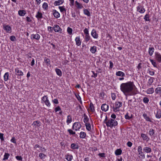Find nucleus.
I'll use <instances>...</instances> for the list:
<instances>
[{
	"instance_id": "nucleus-64",
	"label": "nucleus",
	"mask_w": 161,
	"mask_h": 161,
	"mask_svg": "<svg viewBox=\"0 0 161 161\" xmlns=\"http://www.w3.org/2000/svg\"><path fill=\"white\" fill-rule=\"evenodd\" d=\"M53 102L54 103L58 104V101L57 99H54L53 100Z\"/></svg>"
},
{
	"instance_id": "nucleus-49",
	"label": "nucleus",
	"mask_w": 161,
	"mask_h": 161,
	"mask_svg": "<svg viewBox=\"0 0 161 161\" xmlns=\"http://www.w3.org/2000/svg\"><path fill=\"white\" fill-rule=\"evenodd\" d=\"M90 37L89 35H85V41L86 42H88L90 40Z\"/></svg>"
},
{
	"instance_id": "nucleus-23",
	"label": "nucleus",
	"mask_w": 161,
	"mask_h": 161,
	"mask_svg": "<svg viewBox=\"0 0 161 161\" xmlns=\"http://www.w3.org/2000/svg\"><path fill=\"white\" fill-rule=\"evenodd\" d=\"M90 51L93 53H95L97 51V47L95 46H93L90 48Z\"/></svg>"
},
{
	"instance_id": "nucleus-27",
	"label": "nucleus",
	"mask_w": 161,
	"mask_h": 161,
	"mask_svg": "<svg viewBox=\"0 0 161 161\" xmlns=\"http://www.w3.org/2000/svg\"><path fill=\"white\" fill-rule=\"evenodd\" d=\"M80 137L81 138H84L86 136V134L84 132H81L80 134Z\"/></svg>"
},
{
	"instance_id": "nucleus-54",
	"label": "nucleus",
	"mask_w": 161,
	"mask_h": 161,
	"mask_svg": "<svg viewBox=\"0 0 161 161\" xmlns=\"http://www.w3.org/2000/svg\"><path fill=\"white\" fill-rule=\"evenodd\" d=\"M10 39L11 41H14L16 40V38L15 36H11L10 37Z\"/></svg>"
},
{
	"instance_id": "nucleus-7",
	"label": "nucleus",
	"mask_w": 161,
	"mask_h": 161,
	"mask_svg": "<svg viewBox=\"0 0 161 161\" xmlns=\"http://www.w3.org/2000/svg\"><path fill=\"white\" fill-rule=\"evenodd\" d=\"M53 29L55 32H59L61 33L62 31V29H61L59 26L58 25H54Z\"/></svg>"
},
{
	"instance_id": "nucleus-26",
	"label": "nucleus",
	"mask_w": 161,
	"mask_h": 161,
	"mask_svg": "<svg viewBox=\"0 0 161 161\" xmlns=\"http://www.w3.org/2000/svg\"><path fill=\"white\" fill-rule=\"evenodd\" d=\"M122 151L120 149H118L116 150L115 152V153L116 155H119L121 154Z\"/></svg>"
},
{
	"instance_id": "nucleus-55",
	"label": "nucleus",
	"mask_w": 161,
	"mask_h": 161,
	"mask_svg": "<svg viewBox=\"0 0 161 161\" xmlns=\"http://www.w3.org/2000/svg\"><path fill=\"white\" fill-rule=\"evenodd\" d=\"M3 134L2 133H0V138L1 140V141H3L4 140L3 138Z\"/></svg>"
},
{
	"instance_id": "nucleus-60",
	"label": "nucleus",
	"mask_w": 161,
	"mask_h": 161,
	"mask_svg": "<svg viewBox=\"0 0 161 161\" xmlns=\"http://www.w3.org/2000/svg\"><path fill=\"white\" fill-rule=\"evenodd\" d=\"M125 118L126 119H130L131 118V117H130L128 115V113H127V114L125 115Z\"/></svg>"
},
{
	"instance_id": "nucleus-43",
	"label": "nucleus",
	"mask_w": 161,
	"mask_h": 161,
	"mask_svg": "<svg viewBox=\"0 0 161 161\" xmlns=\"http://www.w3.org/2000/svg\"><path fill=\"white\" fill-rule=\"evenodd\" d=\"M149 15L147 14L144 17V19L146 21H150V19H149Z\"/></svg>"
},
{
	"instance_id": "nucleus-32",
	"label": "nucleus",
	"mask_w": 161,
	"mask_h": 161,
	"mask_svg": "<svg viewBox=\"0 0 161 161\" xmlns=\"http://www.w3.org/2000/svg\"><path fill=\"white\" fill-rule=\"evenodd\" d=\"M154 92V89L152 87L149 88L147 91V92L148 94H152Z\"/></svg>"
},
{
	"instance_id": "nucleus-51",
	"label": "nucleus",
	"mask_w": 161,
	"mask_h": 161,
	"mask_svg": "<svg viewBox=\"0 0 161 161\" xmlns=\"http://www.w3.org/2000/svg\"><path fill=\"white\" fill-rule=\"evenodd\" d=\"M149 101V100L147 97H144L143 99V101L145 103H147Z\"/></svg>"
},
{
	"instance_id": "nucleus-46",
	"label": "nucleus",
	"mask_w": 161,
	"mask_h": 161,
	"mask_svg": "<svg viewBox=\"0 0 161 161\" xmlns=\"http://www.w3.org/2000/svg\"><path fill=\"white\" fill-rule=\"evenodd\" d=\"M67 31L69 34H71L73 31L72 29L69 27H68L67 29Z\"/></svg>"
},
{
	"instance_id": "nucleus-38",
	"label": "nucleus",
	"mask_w": 161,
	"mask_h": 161,
	"mask_svg": "<svg viewBox=\"0 0 161 161\" xmlns=\"http://www.w3.org/2000/svg\"><path fill=\"white\" fill-rule=\"evenodd\" d=\"M90 108L92 112H93L95 111L93 104L92 103H90Z\"/></svg>"
},
{
	"instance_id": "nucleus-17",
	"label": "nucleus",
	"mask_w": 161,
	"mask_h": 161,
	"mask_svg": "<svg viewBox=\"0 0 161 161\" xmlns=\"http://www.w3.org/2000/svg\"><path fill=\"white\" fill-rule=\"evenodd\" d=\"M75 41H76V44L78 46H79L81 45V42L79 37H77L75 39Z\"/></svg>"
},
{
	"instance_id": "nucleus-25",
	"label": "nucleus",
	"mask_w": 161,
	"mask_h": 161,
	"mask_svg": "<svg viewBox=\"0 0 161 161\" xmlns=\"http://www.w3.org/2000/svg\"><path fill=\"white\" fill-rule=\"evenodd\" d=\"M155 92L156 94H159L160 96L161 97V87L157 88L155 89Z\"/></svg>"
},
{
	"instance_id": "nucleus-2",
	"label": "nucleus",
	"mask_w": 161,
	"mask_h": 161,
	"mask_svg": "<svg viewBox=\"0 0 161 161\" xmlns=\"http://www.w3.org/2000/svg\"><path fill=\"white\" fill-rule=\"evenodd\" d=\"M106 125L108 127H110L111 128L113 126H115L118 125L117 122L114 119H111L108 120V121L105 122Z\"/></svg>"
},
{
	"instance_id": "nucleus-40",
	"label": "nucleus",
	"mask_w": 161,
	"mask_h": 161,
	"mask_svg": "<svg viewBox=\"0 0 161 161\" xmlns=\"http://www.w3.org/2000/svg\"><path fill=\"white\" fill-rule=\"evenodd\" d=\"M138 152L139 153V154H141V153H142V147L141 146L138 147L137 149Z\"/></svg>"
},
{
	"instance_id": "nucleus-31",
	"label": "nucleus",
	"mask_w": 161,
	"mask_h": 161,
	"mask_svg": "<svg viewBox=\"0 0 161 161\" xmlns=\"http://www.w3.org/2000/svg\"><path fill=\"white\" fill-rule=\"evenodd\" d=\"M154 47H152L151 48H149V53L150 56H152L154 52Z\"/></svg>"
},
{
	"instance_id": "nucleus-14",
	"label": "nucleus",
	"mask_w": 161,
	"mask_h": 161,
	"mask_svg": "<svg viewBox=\"0 0 161 161\" xmlns=\"http://www.w3.org/2000/svg\"><path fill=\"white\" fill-rule=\"evenodd\" d=\"M53 14L54 17L56 18H58L60 17V14L57 10H53Z\"/></svg>"
},
{
	"instance_id": "nucleus-24",
	"label": "nucleus",
	"mask_w": 161,
	"mask_h": 161,
	"mask_svg": "<svg viewBox=\"0 0 161 161\" xmlns=\"http://www.w3.org/2000/svg\"><path fill=\"white\" fill-rule=\"evenodd\" d=\"M75 4L76 7L77 8L79 9H81L83 8V6L82 4H80L77 1L75 2Z\"/></svg>"
},
{
	"instance_id": "nucleus-9",
	"label": "nucleus",
	"mask_w": 161,
	"mask_h": 161,
	"mask_svg": "<svg viewBox=\"0 0 161 161\" xmlns=\"http://www.w3.org/2000/svg\"><path fill=\"white\" fill-rule=\"evenodd\" d=\"M3 29L5 30L7 32H11V28L9 25H4L3 26Z\"/></svg>"
},
{
	"instance_id": "nucleus-45",
	"label": "nucleus",
	"mask_w": 161,
	"mask_h": 161,
	"mask_svg": "<svg viewBox=\"0 0 161 161\" xmlns=\"http://www.w3.org/2000/svg\"><path fill=\"white\" fill-rule=\"evenodd\" d=\"M156 117L157 118L159 119L161 117V113L160 112L157 111L156 115Z\"/></svg>"
},
{
	"instance_id": "nucleus-10",
	"label": "nucleus",
	"mask_w": 161,
	"mask_h": 161,
	"mask_svg": "<svg viewBox=\"0 0 161 161\" xmlns=\"http://www.w3.org/2000/svg\"><path fill=\"white\" fill-rule=\"evenodd\" d=\"M40 36L38 34H32L31 35V39H35L37 40H39Z\"/></svg>"
},
{
	"instance_id": "nucleus-61",
	"label": "nucleus",
	"mask_w": 161,
	"mask_h": 161,
	"mask_svg": "<svg viewBox=\"0 0 161 161\" xmlns=\"http://www.w3.org/2000/svg\"><path fill=\"white\" fill-rule=\"evenodd\" d=\"M92 73H93V75H92V77H94V78H96L97 75V73H95V72L94 71H92Z\"/></svg>"
},
{
	"instance_id": "nucleus-63",
	"label": "nucleus",
	"mask_w": 161,
	"mask_h": 161,
	"mask_svg": "<svg viewBox=\"0 0 161 161\" xmlns=\"http://www.w3.org/2000/svg\"><path fill=\"white\" fill-rule=\"evenodd\" d=\"M132 143L130 142H128L127 143V145L128 147H130L132 145Z\"/></svg>"
},
{
	"instance_id": "nucleus-29",
	"label": "nucleus",
	"mask_w": 161,
	"mask_h": 161,
	"mask_svg": "<svg viewBox=\"0 0 161 161\" xmlns=\"http://www.w3.org/2000/svg\"><path fill=\"white\" fill-rule=\"evenodd\" d=\"M10 156V154L8 153H5L4 155V158L3 159V160H7L9 156Z\"/></svg>"
},
{
	"instance_id": "nucleus-41",
	"label": "nucleus",
	"mask_w": 161,
	"mask_h": 161,
	"mask_svg": "<svg viewBox=\"0 0 161 161\" xmlns=\"http://www.w3.org/2000/svg\"><path fill=\"white\" fill-rule=\"evenodd\" d=\"M154 79V78L150 77V78L148 80V83L150 85H151L153 83Z\"/></svg>"
},
{
	"instance_id": "nucleus-28",
	"label": "nucleus",
	"mask_w": 161,
	"mask_h": 161,
	"mask_svg": "<svg viewBox=\"0 0 161 161\" xmlns=\"http://www.w3.org/2000/svg\"><path fill=\"white\" fill-rule=\"evenodd\" d=\"M84 13L85 14L87 15L88 16H90L91 15L90 12L86 9H85L83 10Z\"/></svg>"
},
{
	"instance_id": "nucleus-62",
	"label": "nucleus",
	"mask_w": 161,
	"mask_h": 161,
	"mask_svg": "<svg viewBox=\"0 0 161 161\" xmlns=\"http://www.w3.org/2000/svg\"><path fill=\"white\" fill-rule=\"evenodd\" d=\"M55 110L56 112L60 111L61 110L59 106H58L55 108Z\"/></svg>"
},
{
	"instance_id": "nucleus-16",
	"label": "nucleus",
	"mask_w": 161,
	"mask_h": 161,
	"mask_svg": "<svg viewBox=\"0 0 161 161\" xmlns=\"http://www.w3.org/2000/svg\"><path fill=\"white\" fill-rule=\"evenodd\" d=\"M64 2V0H58L54 2V4L55 6L59 5L62 4Z\"/></svg>"
},
{
	"instance_id": "nucleus-33",
	"label": "nucleus",
	"mask_w": 161,
	"mask_h": 161,
	"mask_svg": "<svg viewBox=\"0 0 161 161\" xmlns=\"http://www.w3.org/2000/svg\"><path fill=\"white\" fill-rule=\"evenodd\" d=\"M36 17L38 19H39L42 18V14L41 12H37L36 15Z\"/></svg>"
},
{
	"instance_id": "nucleus-20",
	"label": "nucleus",
	"mask_w": 161,
	"mask_h": 161,
	"mask_svg": "<svg viewBox=\"0 0 161 161\" xmlns=\"http://www.w3.org/2000/svg\"><path fill=\"white\" fill-rule=\"evenodd\" d=\"M26 13L25 10H20L18 11V14L20 16H24Z\"/></svg>"
},
{
	"instance_id": "nucleus-15",
	"label": "nucleus",
	"mask_w": 161,
	"mask_h": 161,
	"mask_svg": "<svg viewBox=\"0 0 161 161\" xmlns=\"http://www.w3.org/2000/svg\"><path fill=\"white\" fill-rule=\"evenodd\" d=\"M143 151L146 153H150L152 152V149L151 148L148 147H145L143 148Z\"/></svg>"
},
{
	"instance_id": "nucleus-11",
	"label": "nucleus",
	"mask_w": 161,
	"mask_h": 161,
	"mask_svg": "<svg viewBox=\"0 0 161 161\" xmlns=\"http://www.w3.org/2000/svg\"><path fill=\"white\" fill-rule=\"evenodd\" d=\"M108 109V106L106 104H103L101 106V109L103 111L106 112Z\"/></svg>"
},
{
	"instance_id": "nucleus-1",
	"label": "nucleus",
	"mask_w": 161,
	"mask_h": 161,
	"mask_svg": "<svg viewBox=\"0 0 161 161\" xmlns=\"http://www.w3.org/2000/svg\"><path fill=\"white\" fill-rule=\"evenodd\" d=\"M134 86L133 82L129 81L125 83H122L120 86L121 90L126 95V94H129L133 89Z\"/></svg>"
},
{
	"instance_id": "nucleus-52",
	"label": "nucleus",
	"mask_w": 161,
	"mask_h": 161,
	"mask_svg": "<svg viewBox=\"0 0 161 161\" xmlns=\"http://www.w3.org/2000/svg\"><path fill=\"white\" fill-rule=\"evenodd\" d=\"M42 7L43 8H44L45 9H47L48 7L47 4L46 3H44L42 5Z\"/></svg>"
},
{
	"instance_id": "nucleus-50",
	"label": "nucleus",
	"mask_w": 161,
	"mask_h": 161,
	"mask_svg": "<svg viewBox=\"0 0 161 161\" xmlns=\"http://www.w3.org/2000/svg\"><path fill=\"white\" fill-rule=\"evenodd\" d=\"M150 61L151 62L152 64L153 65V66L155 67H157V64L156 62H154L153 59H150Z\"/></svg>"
},
{
	"instance_id": "nucleus-22",
	"label": "nucleus",
	"mask_w": 161,
	"mask_h": 161,
	"mask_svg": "<svg viewBox=\"0 0 161 161\" xmlns=\"http://www.w3.org/2000/svg\"><path fill=\"white\" fill-rule=\"evenodd\" d=\"M144 118L147 121L152 122L150 118L147 116L146 114L144 113L143 114Z\"/></svg>"
},
{
	"instance_id": "nucleus-39",
	"label": "nucleus",
	"mask_w": 161,
	"mask_h": 161,
	"mask_svg": "<svg viewBox=\"0 0 161 161\" xmlns=\"http://www.w3.org/2000/svg\"><path fill=\"white\" fill-rule=\"evenodd\" d=\"M141 136L144 140H147L148 137L145 134L142 133L141 134Z\"/></svg>"
},
{
	"instance_id": "nucleus-13",
	"label": "nucleus",
	"mask_w": 161,
	"mask_h": 161,
	"mask_svg": "<svg viewBox=\"0 0 161 161\" xmlns=\"http://www.w3.org/2000/svg\"><path fill=\"white\" fill-rule=\"evenodd\" d=\"M156 59L159 62H161V55L158 53H155Z\"/></svg>"
},
{
	"instance_id": "nucleus-8",
	"label": "nucleus",
	"mask_w": 161,
	"mask_h": 161,
	"mask_svg": "<svg viewBox=\"0 0 161 161\" xmlns=\"http://www.w3.org/2000/svg\"><path fill=\"white\" fill-rule=\"evenodd\" d=\"M15 74L18 76H23L24 75L23 73L21 70H20L19 68H16L15 69Z\"/></svg>"
},
{
	"instance_id": "nucleus-37",
	"label": "nucleus",
	"mask_w": 161,
	"mask_h": 161,
	"mask_svg": "<svg viewBox=\"0 0 161 161\" xmlns=\"http://www.w3.org/2000/svg\"><path fill=\"white\" fill-rule=\"evenodd\" d=\"M58 8H59V9L60 10V11L61 12L65 13V14H66V10L65 8H64V7L59 6V7Z\"/></svg>"
},
{
	"instance_id": "nucleus-59",
	"label": "nucleus",
	"mask_w": 161,
	"mask_h": 161,
	"mask_svg": "<svg viewBox=\"0 0 161 161\" xmlns=\"http://www.w3.org/2000/svg\"><path fill=\"white\" fill-rule=\"evenodd\" d=\"M111 97L112 98L113 100H114L115 99L116 95L114 93H111Z\"/></svg>"
},
{
	"instance_id": "nucleus-4",
	"label": "nucleus",
	"mask_w": 161,
	"mask_h": 161,
	"mask_svg": "<svg viewBox=\"0 0 161 161\" xmlns=\"http://www.w3.org/2000/svg\"><path fill=\"white\" fill-rule=\"evenodd\" d=\"M81 126V124L79 122H75L73 125L72 129L77 131L80 129Z\"/></svg>"
},
{
	"instance_id": "nucleus-44",
	"label": "nucleus",
	"mask_w": 161,
	"mask_h": 161,
	"mask_svg": "<svg viewBox=\"0 0 161 161\" xmlns=\"http://www.w3.org/2000/svg\"><path fill=\"white\" fill-rule=\"evenodd\" d=\"M39 156L40 158L43 159L45 158V157L46 156V155L43 153H40L39 154Z\"/></svg>"
},
{
	"instance_id": "nucleus-42",
	"label": "nucleus",
	"mask_w": 161,
	"mask_h": 161,
	"mask_svg": "<svg viewBox=\"0 0 161 161\" xmlns=\"http://www.w3.org/2000/svg\"><path fill=\"white\" fill-rule=\"evenodd\" d=\"M149 134L151 136H153L154 134V130L152 129H150L149 131Z\"/></svg>"
},
{
	"instance_id": "nucleus-21",
	"label": "nucleus",
	"mask_w": 161,
	"mask_h": 161,
	"mask_svg": "<svg viewBox=\"0 0 161 161\" xmlns=\"http://www.w3.org/2000/svg\"><path fill=\"white\" fill-rule=\"evenodd\" d=\"M71 147L73 149H78L79 148V146L77 144L72 143L71 145Z\"/></svg>"
},
{
	"instance_id": "nucleus-30",
	"label": "nucleus",
	"mask_w": 161,
	"mask_h": 161,
	"mask_svg": "<svg viewBox=\"0 0 161 161\" xmlns=\"http://www.w3.org/2000/svg\"><path fill=\"white\" fill-rule=\"evenodd\" d=\"M55 71L57 75L60 76H62V72L58 68L56 69Z\"/></svg>"
},
{
	"instance_id": "nucleus-34",
	"label": "nucleus",
	"mask_w": 161,
	"mask_h": 161,
	"mask_svg": "<svg viewBox=\"0 0 161 161\" xmlns=\"http://www.w3.org/2000/svg\"><path fill=\"white\" fill-rule=\"evenodd\" d=\"M85 126L86 129L88 131H90L91 130V126L89 123H86L85 124Z\"/></svg>"
},
{
	"instance_id": "nucleus-57",
	"label": "nucleus",
	"mask_w": 161,
	"mask_h": 161,
	"mask_svg": "<svg viewBox=\"0 0 161 161\" xmlns=\"http://www.w3.org/2000/svg\"><path fill=\"white\" fill-rule=\"evenodd\" d=\"M84 32L85 34V35H89V34L88 30L87 28H85L84 30Z\"/></svg>"
},
{
	"instance_id": "nucleus-18",
	"label": "nucleus",
	"mask_w": 161,
	"mask_h": 161,
	"mask_svg": "<svg viewBox=\"0 0 161 161\" xmlns=\"http://www.w3.org/2000/svg\"><path fill=\"white\" fill-rule=\"evenodd\" d=\"M116 75L118 76L123 77L125 75V74L122 71H118L116 72Z\"/></svg>"
},
{
	"instance_id": "nucleus-6",
	"label": "nucleus",
	"mask_w": 161,
	"mask_h": 161,
	"mask_svg": "<svg viewBox=\"0 0 161 161\" xmlns=\"http://www.w3.org/2000/svg\"><path fill=\"white\" fill-rule=\"evenodd\" d=\"M137 11L141 14H143L144 13L145 10L142 6L139 5L137 7Z\"/></svg>"
},
{
	"instance_id": "nucleus-36",
	"label": "nucleus",
	"mask_w": 161,
	"mask_h": 161,
	"mask_svg": "<svg viewBox=\"0 0 161 161\" xmlns=\"http://www.w3.org/2000/svg\"><path fill=\"white\" fill-rule=\"evenodd\" d=\"M72 121V118L70 115H69L67 116V119L66 121L67 123L68 124L69 123H70Z\"/></svg>"
},
{
	"instance_id": "nucleus-53",
	"label": "nucleus",
	"mask_w": 161,
	"mask_h": 161,
	"mask_svg": "<svg viewBox=\"0 0 161 161\" xmlns=\"http://www.w3.org/2000/svg\"><path fill=\"white\" fill-rule=\"evenodd\" d=\"M89 120V119L88 117L87 116H86V117L84 118L83 121L86 124V123H87V122H88Z\"/></svg>"
},
{
	"instance_id": "nucleus-19",
	"label": "nucleus",
	"mask_w": 161,
	"mask_h": 161,
	"mask_svg": "<svg viewBox=\"0 0 161 161\" xmlns=\"http://www.w3.org/2000/svg\"><path fill=\"white\" fill-rule=\"evenodd\" d=\"M65 156L66 157V159L68 161H71L73 158L72 155L71 154H67Z\"/></svg>"
},
{
	"instance_id": "nucleus-12",
	"label": "nucleus",
	"mask_w": 161,
	"mask_h": 161,
	"mask_svg": "<svg viewBox=\"0 0 161 161\" xmlns=\"http://www.w3.org/2000/svg\"><path fill=\"white\" fill-rule=\"evenodd\" d=\"M91 35L94 38H97L98 37V34L97 33L96 30L93 29L91 32Z\"/></svg>"
},
{
	"instance_id": "nucleus-35",
	"label": "nucleus",
	"mask_w": 161,
	"mask_h": 161,
	"mask_svg": "<svg viewBox=\"0 0 161 161\" xmlns=\"http://www.w3.org/2000/svg\"><path fill=\"white\" fill-rule=\"evenodd\" d=\"M9 74L8 72L5 73L4 76V79L5 81H7L8 79Z\"/></svg>"
},
{
	"instance_id": "nucleus-3",
	"label": "nucleus",
	"mask_w": 161,
	"mask_h": 161,
	"mask_svg": "<svg viewBox=\"0 0 161 161\" xmlns=\"http://www.w3.org/2000/svg\"><path fill=\"white\" fill-rule=\"evenodd\" d=\"M122 103L120 102H116L115 103V108L113 107V109L115 112L119 111V108L122 106Z\"/></svg>"
},
{
	"instance_id": "nucleus-5",
	"label": "nucleus",
	"mask_w": 161,
	"mask_h": 161,
	"mask_svg": "<svg viewBox=\"0 0 161 161\" xmlns=\"http://www.w3.org/2000/svg\"><path fill=\"white\" fill-rule=\"evenodd\" d=\"M42 101L45 103L46 105L47 106L49 107L50 106V103L47 96H44L42 97Z\"/></svg>"
},
{
	"instance_id": "nucleus-47",
	"label": "nucleus",
	"mask_w": 161,
	"mask_h": 161,
	"mask_svg": "<svg viewBox=\"0 0 161 161\" xmlns=\"http://www.w3.org/2000/svg\"><path fill=\"white\" fill-rule=\"evenodd\" d=\"M44 61L47 65L50 64V60L49 59L46 58L44 59Z\"/></svg>"
},
{
	"instance_id": "nucleus-56",
	"label": "nucleus",
	"mask_w": 161,
	"mask_h": 161,
	"mask_svg": "<svg viewBox=\"0 0 161 161\" xmlns=\"http://www.w3.org/2000/svg\"><path fill=\"white\" fill-rule=\"evenodd\" d=\"M40 123V121H35L33 122V123L32 125H33L34 126H37V124H39Z\"/></svg>"
},
{
	"instance_id": "nucleus-48",
	"label": "nucleus",
	"mask_w": 161,
	"mask_h": 161,
	"mask_svg": "<svg viewBox=\"0 0 161 161\" xmlns=\"http://www.w3.org/2000/svg\"><path fill=\"white\" fill-rule=\"evenodd\" d=\"M68 131L69 132L70 135H75V132L74 131H73L71 129H68Z\"/></svg>"
},
{
	"instance_id": "nucleus-58",
	"label": "nucleus",
	"mask_w": 161,
	"mask_h": 161,
	"mask_svg": "<svg viewBox=\"0 0 161 161\" xmlns=\"http://www.w3.org/2000/svg\"><path fill=\"white\" fill-rule=\"evenodd\" d=\"M15 158L17 160H19L20 161H22V158L21 156H16Z\"/></svg>"
}]
</instances>
